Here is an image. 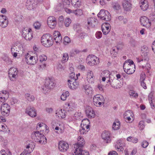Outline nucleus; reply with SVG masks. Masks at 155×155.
I'll return each instance as SVG.
<instances>
[{
    "instance_id": "338daca9",
    "label": "nucleus",
    "mask_w": 155,
    "mask_h": 155,
    "mask_svg": "<svg viewBox=\"0 0 155 155\" xmlns=\"http://www.w3.org/2000/svg\"><path fill=\"white\" fill-rule=\"evenodd\" d=\"M2 93L5 95V96L3 97V98L5 99H7L8 97V93L6 91H2Z\"/></svg>"
},
{
    "instance_id": "13d9d810",
    "label": "nucleus",
    "mask_w": 155,
    "mask_h": 155,
    "mask_svg": "<svg viewBox=\"0 0 155 155\" xmlns=\"http://www.w3.org/2000/svg\"><path fill=\"white\" fill-rule=\"evenodd\" d=\"M17 46V45H13V46L11 48V51L12 54L13 52H15V50L16 51H19L18 50L16 47Z\"/></svg>"
},
{
    "instance_id": "f8f14e48",
    "label": "nucleus",
    "mask_w": 155,
    "mask_h": 155,
    "mask_svg": "<svg viewBox=\"0 0 155 155\" xmlns=\"http://www.w3.org/2000/svg\"><path fill=\"white\" fill-rule=\"evenodd\" d=\"M25 112L32 117H35L37 116L36 110L34 107L31 106L27 107L25 110Z\"/></svg>"
},
{
    "instance_id": "c03bdc74",
    "label": "nucleus",
    "mask_w": 155,
    "mask_h": 155,
    "mask_svg": "<svg viewBox=\"0 0 155 155\" xmlns=\"http://www.w3.org/2000/svg\"><path fill=\"white\" fill-rule=\"evenodd\" d=\"M90 122L89 120L87 119H85L82 120L81 125L85 126L88 125V126H90Z\"/></svg>"
},
{
    "instance_id": "79ce46f5",
    "label": "nucleus",
    "mask_w": 155,
    "mask_h": 155,
    "mask_svg": "<svg viewBox=\"0 0 155 155\" xmlns=\"http://www.w3.org/2000/svg\"><path fill=\"white\" fill-rule=\"evenodd\" d=\"M69 58L68 54L67 53H64L63 54L62 62L65 63L68 61Z\"/></svg>"
},
{
    "instance_id": "052dcab7",
    "label": "nucleus",
    "mask_w": 155,
    "mask_h": 155,
    "mask_svg": "<svg viewBox=\"0 0 155 155\" xmlns=\"http://www.w3.org/2000/svg\"><path fill=\"white\" fill-rule=\"evenodd\" d=\"M87 35V34L85 33L81 32L79 34V36L81 39H83Z\"/></svg>"
},
{
    "instance_id": "aec40b11",
    "label": "nucleus",
    "mask_w": 155,
    "mask_h": 155,
    "mask_svg": "<svg viewBox=\"0 0 155 155\" xmlns=\"http://www.w3.org/2000/svg\"><path fill=\"white\" fill-rule=\"evenodd\" d=\"M85 113L87 116L89 118L94 117L95 114L93 109L91 107H87L85 110Z\"/></svg>"
},
{
    "instance_id": "f257e3e1",
    "label": "nucleus",
    "mask_w": 155,
    "mask_h": 155,
    "mask_svg": "<svg viewBox=\"0 0 155 155\" xmlns=\"http://www.w3.org/2000/svg\"><path fill=\"white\" fill-rule=\"evenodd\" d=\"M31 137L33 140L40 144H45L47 142L45 137L39 131L33 132Z\"/></svg>"
},
{
    "instance_id": "3c124183",
    "label": "nucleus",
    "mask_w": 155,
    "mask_h": 155,
    "mask_svg": "<svg viewBox=\"0 0 155 155\" xmlns=\"http://www.w3.org/2000/svg\"><path fill=\"white\" fill-rule=\"evenodd\" d=\"M71 23V20L69 18H67L64 20V24L66 27H68Z\"/></svg>"
},
{
    "instance_id": "cd10ccee",
    "label": "nucleus",
    "mask_w": 155,
    "mask_h": 155,
    "mask_svg": "<svg viewBox=\"0 0 155 155\" xmlns=\"http://www.w3.org/2000/svg\"><path fill=\"white\" fill-rule=\"evenodd\" d=\"M68 85L69 88L71 89H76L78 87L79 83L77 80L73 82H68Z\"/></svg>"
},
{
    "instance_id": "f704fd0d",
    "label": "nucleus",
    "mask_w": 155,
    "mask_h": 155,
    "mask_svg": "<svg viewBox=\"0 0 155 155\" xmlns=\"http://www.w3.org/2000/svg\"><path fill=\"white\" fill-rule=\"evenodd\" d=\"M86 94L87 95L91 94L93 92V89L89 85H85L84 87Z\"/></svg>"
},
{
    "instance_id": "bb28decb",
    "label": "nucleus",
    "mask_w": 155,
    "mask_h": 155,
    "mask_svg": "<svg viewBox=\"0 0 155 155\" xmlns=\"http://www.w3.org/2000/svg\"><path fill=\"white\" fill-rule=\"evenodd\" d=\"M140 3L141 4L140 7L141 9L143 11H146L149 7L147 0H140Z\"/></svg>"
},
{
    "instance_id": "b1692460",
    "label": "nucleus",
    "mask_w": 155,
    "mask_h": 155,
    "mask_svg": "<svg viewBox=\"0 0 155 155\" xmlns=\"http://www.w3.org/2000/svg\"><path fill=\"white\" fill-rule=\"evenodd\" d=\"M72 155H89V152L86 150H83L82 148L75 149Z\"/></svg>"
},
{
    "instance_id": "6e6552de",
    "label": "nucleus",
    "mask_w": 155,
    "mask_h": 155,
    "mask_svg": "<svg viewBox=\"0 0 155 155\" xmlns=\"http://www.w3.org/2000/svg\"><path fill=\"white\" fill-rule=\"evenodd\" d=\"M86 62L89 65L93 66L97 64L99 62V58L94 55H89L86 59Z\"/></svg>"
},
{
    "instance_id": "6e6d98bb",
    "label": "nucleus",
    "mask_w": 155,
    "mask_h": 155,
    "mask_svg": "<svg viewBox=\"0 0 155 155\" xmlns=\"http://www.w3.org/2000/svg\"><path fill=\"white\" fill-rule=\"evenodd\" d=\"M144 122L143 121H141L139 123V127L141 130H143L144 128Z\"/></svg>"
},
{
    "instance_id": "5fc2aeb1",
    "label": "nucleus",
    "mask_w": 155,
    "mask_h": 155,
    "mask_svg": "<svg viewBox=\"0 0 155 155\" xmlns=\"http://www.w3.org/2000/svg\"><path fill=\"white\" fill-rule=\"evenodd\" d=\"M40 61L41 62L45 61L47 59V57L44 54H42L39 56Z\"/></svg>"
},
{
    "instance_id": "a878e982",
    "label": "nucleus",
    "mask_w": 155,
    "mask_h": 155,
    "mask_svg": "<svg viewBox=\"0 0 155 155\" xmlns=\"http://www.w3.org/2000/svg\"><path fill=\"white\" fill-rule=\"evenodd\" d=\"M87 21V23L89 26L92 28L94 27L97 23V19L94 18H88Z\"/></svg>"
},
{
    "instance_id": "c9c22d12",
    "label": "nucleus",
    "mask_w": 155,
    "mask_h": 155,
    "mask_svg": "<svg viewBox=\"0 0 155 155\" xmlns=\"http://www.w3.org/2000/svg\"><path fill=\"white\" fill-rule=\"evenodd\" d=\"M25 98L29 101H33L35 99L34 96L30 94H26L25 95Z\"/></svg>"
},
{
    "instance_id": "423d86ee",
    "label": "nucleus",
    "mask_w": 155,
    "mask_h": 155,
    "mask_svg": "<svg viewBox=\"0 0 155 155\" xmlns=\"http://www.w3.org/2000/svg\"><path fill=\"white\" fill-rule=\"evenodd\" d=\"M97 15L101 20L106 21H109L111 19V16L110 13L104 9H101Z\"/></svg>"
},
{
    "instance_id": "a18cd8bd",
    "label": "nucleus",
    "mask_w": 155,
    "mask_h": 155,
    "mask_svg": "<svg viewBox=\"0 0 155 155\" xmlns=\"http://www.w3.org/2000/svg\"><path fill=\"white\" fill-rule=\"evenodd\" d=\"M138 42L133 39L131 40L130 41L131 46L135 47H137L138 45Z\"/></svg>"
},
{
    "instance_id": "603ef678",
    "label": "nucleus",
    "mask_w": 155,
    "mask_h": 155,
    "mask_svg": "<svg viewBox=\"0 0 155 155\" xmlns=\"http://www.w3.org/2000/svg\"><path fill=\"white\" fill-rule=\"evenodd\" d=\"M64 44L65 45H67L71 42V40L68 36H65L64 39Z\"/></svg>"
},
{
    "instance_id": "7ed1b4c3",
    "label": "nucleus",
    "mask_w": 155,
    "mask_h": 155,
    "mask_svg": "<svg viewBox=\"0 0 155 155\" xmlns=\"http://www.w3.org/2000/svg\"><path fill=\"white\" fill-rule=\"evenodd\" d=\"M112 75L110 74V72L107 70H106L102 71L101 73V77H104L107 79L108 81L110 82V85L111 86L114 88L115 89H119L121 87V86L118 85H115L114 84V83L117 81L116 80H112L111 79V76Z\"/></svg>"
},
{
    "instance_id": "1a4fd4ad",
    "label": "nucleus",
    "mask_w": 155,
    "mask_h": 155,
    "mask_svg": "<svg viewBox=\"0 0 155 155\" xmlns=\"http://www.w3.org/2000/svg\"><path fill=\"white\" fill-rule=\"evenodd\" d=\"M32 30L30 28H24L22 30V35L25 39L30 41L33 37Z\"/></svg>"
},
{
    "instance_id": "f03ea898",
    "label": "nucleus",
    "mask_w": 155,
    "mask_h": 155,
    "mask_svg": "<svg viewBox=\"0 0 155 155\" xmlns=\"http://www.w3.org/2000/svg\"><path fill=\"white\" fill-rule=\"evenodd\" d=\"M134 62L131 60H129L126 61L123 65L124 71L128 74H133L135 71Z\"/></svg>"
},
{
    "instance_id": "7c9ffc66",
    "label": "nucleus",
    "mask_w": 155,
    "mask_h": 155,
    "mask_svg": "<svg viewBox=\"0 0 155 155\" xmlns=\"http://www.w3.org/2000/svg\"><path fill=\"white\" fill-rule=\"evenodd\" d=\"M145 74H141L140 78V81L141 82V85L144 89H146L147 87L146 86V82H145Z\"/></svg>"
},
{
    "instance_id": "58836bf2",
    "label": "nucleus",
    "mask_w": 155,
    "mask_h": 155,
    "mask_svg": "<svg viewBox=\"0 0 155 155\" xmlns=\"http://www.w3.org/2000/svg\"><path fill=\"white\" fill-rule=\"evenodd\" d=\"M120 123L119 121L114 122L113 124L112 128L114 130H116L119 129Z\"/></svg>"
},
{
    "instance_id": "de8ad7c7",
    "label": "nucleus",
    "mask_w": 155,
    "mask_h": 155,
    "mask_svg": "<svg viewBox=\"0 0 155 155\" xmlns=\"http://www.w3.org/2000/svg\"><path fill=\"white\" fill-rule=\"evenodd\" d=\"M129 94L130 96L136 98L138 96V94L135 91L133 90H130L129 91Z\"/></svg>"
},
{
    "instance_id": "4468645a",
    "label": "nucleus",
    "mask_w": 155,
    "mask_h": 155,
    "mask_svg": "<svg viewBox=\"0 0 155 155\" xmlns=\"http://www.w3.org/2000/svg\"><path fill=\"white\" fill-rule=\"evenodd\" d=\"M18 73V71L16 68H11L9 70L8 74L10 79L11 81H15Z\"/></svg>"
},
{
    "instance_id": "49530a36",
    "label": "nucleus",
    "mask_w": 155,
    "mask_h": 155,
    "mask_svg": "<svg viewBox=\"0 0 155 155\" xmlns=\"http://www.w3.org/2000/svg\"><path fill=\"white\" fill-rule=\"evenodd\" d=\"M54 39L57 44H60L61 43L62 41V38L61 36L56 37L54 38Z\"/></svg>"
},
{
    "instance_id": "393cba45",
    "label": "nucleus",
    "mask_w": 155,
    "mask_h": 155,
    "mask_svg": "<svg viewBox=\"0 0 155 155\" xmlns=\"http://www.w3.org/2000/svg\"><path fill=\"white\" fill-rule=\"evenodd\" d=\"M110 25L108 23L106 22L101 26L102 32L104 35L107 34L110 30Z\"/></svg>"
},
{
    "instance_id": "bf43d9fd",
    "label": "nucleus",
    "mask_w": 155,
    "mask_h": 155,
    "mask_svg": "<svg viewBox=\"0 0 155 155\" xmlns=\"http://www.w3.org/2000/svg\"><path fill=\"white\" fill-rule=\"evenodd\" d=\"M102 33L101 31H98L96 33L95 36L97 38L99 39L102 37Z\"/></svg>"
},
{
    "instance_id": "473e14b6",
    "label": "nucleus",
    "mask_w": 155,
    "mask_h": 155,
    "mask_svg": "<svg viewBox=\"0 0 155 155\" xmlns=\"http://www.w3.org/2000/svg\"><path fill=\"white\" fill-rule=\"evenodd\" d=\"M70 79L68 80V82H72L73 81H75L78 79V77L77 75L75 77V74L73 72H71V73L69 74Z\"/></svg>"
},
{
    "instance_id": "e433bc0d",
    "label": "nucleus",
    "mask_w": 155,
    "mask_h": 155,
    "mask_svg": "<svg viewBox=\"0 0 155 155\" xmlns=\"http://www.w3.org/2000/svg\"><path fill=\"white\" fill-rule=\"evenodd\" d=\"M65 112L64 110H63V111H62V109H61L59 111L56 113V114L58 115V117H61L62 118H64L66 117Z\"/></svg>"
},
{
    "instance_id": "ea45409f",
    "label": "nucleus",
    "mask_w": 155,
    "mask_h": 155,
    "mask_svg": "<svg viewBox=\"0 0 155 155\" xmlns=\"http://www.w3.org/2000/svg\"><path fill=\"white\" fill-rule=\"evenodd\" d=\"M73 13L76 16H81L83 15V12L82 10L81 9H77L73 10Z\"/></svg>"
},
{
    "instance_id": "f3484780",
    "label": "nucleus",
    "mask_w": 155,
    "mask_h": 155,
    "mask_svg": "<svg viewBox=\"0 0 155 155\" xmlns=\"http://www.w3.org/2000/svg\"><path fill=\"white\" fill-rule=\"evenodd\" d=\"M47 23L51 28H53L55 27L57 23L56 18L53 16L49 17L47 19Z\"/></svg>"
},
{
    "instance_id": "2eb2a0df",
    "label": "nucleus",
    "mask_w": 155,
    "mask_h": 155,
    "mask_svg": "<svg viewBox=\"0 0 155 155\" xmlns=\"http://www.w3.org/2000/svg\"><path fill=\"white\" fill-rule=\"evenodd\" d=\"M25 58L28 61L27 63L31 65L35 64L38 61V57L37 56L33 57L27 54L25 57Z\"/></svg>"
},
{
    "instance_id": "412c9836",
    "label": "nucleus",
    "mask_w": 155,
    "mask_h": 155,
    "mask_svg": "<svg viewBox=\"0 0 155 155\" xmlns=\"http://www.w3.org/2000/svg\"><path fill=\"white\" fill-rule=\"evenodd\" d=\"M140 21L141 24L143 26L149 27L151 25V22L149 21L148 19L146 16L141 17Z\"/></svg>"
},
{
    "instance_id": "5701e85b",
    "label": "nucleus",
    "mask_w": 155,
    "mask_h": 155,
    "mask_svg": "<svg viewBox=\"0 0 155 155\" xmlns=\"http://www.w3.org/2000/svg\"><path fill=\"white\" fill-rule=\"evenodd\" d=\"M68 148V144L65 142L62 141L59 143L58 148L60 151L62 152L66 151Z\"/></svg>"
},
{
    "instance_id": "69168bd1",
    "label": "nucleus",
    "mask_w": 155,
    "mask_h": 155,
    "mask_svg": "<svg viewBox=\"0 0 155 155\" xmlns=\"http://www.w3.org/2000/svg\"><path fill=\"white\" fill-rule=\"evenodd\" d=\"M38 126L39 127H41L42 126H45V129H46V130H47L48 131H48L49 130L47 128V126L45 124H44L43 123H42V124H39L38 123V124L37 125V129L38 128Z\"/></svg>"
},
{
    "instance_id": "6ab92c4d",
    "label": "nucleus",
    "mask_w": 155,
    "mask_h": 155,
    "mask_svg": "<svg viewBox=\"0 0 155 155\" xmlns=\"http://www.w3.org/2000/svg\"><path fill=\"white\" fill-rule=\"evenodd\" d=\"M8 21L6 16L0 15V26L3 28L6 27L8 24Z\"/></svg>"
},
{
    "instance_id": "dca6fc26",
    "label": "nucleus",
    "mask_w": 155,
    "mask_h": 155,
    "mask_svg": "<svg viewBox=\"0 0 155 155\" xmlns=\"http://www.w3.org/2000/svg\"><path fill=\"white\" fill-rule=\"evenodd\" d=\"M122 5L124 9L126 11H130L132 8L130 0H123Z\"/></svg>"
},
{
    "instance_id": "20e7f679",
    "label": "nucleus",
    "mask_w": 155,
    "mask_h": 155,
    "mask_svg": "<svg viewBox=\"0 0 155 155\" xmlns=\"http://www.w3.org/2000/svg\"><path fill=\"white\" fill-rule=\"evenodd\" d=\"M41 41L42 45L45 47H49L53 44L52 37L49 34L43 35L41 37Z\"/></svg>"
},
{
    "instance_id": "680f3d73",
    "label": "nucleus",
    "mask_w": 155,
    "mask_h": 155,
    "mask_svg": "<svg viewBox=\"0 0 155 155\" xmlns=\"http://www.w3.org/2000/svg\"><path fill=\"white\" fill-rule=\"evenodd\" d=\"M1 128L2 129L0 130L4 132H6L7 131V128H8L5 125H1Z\"/></svg>"
},
{
    "instance_id": "c756f323",
    "label": "nucleus",
    "mask_w": 155,
    "mask_h": 155,
    "mask_svg": "<svg viewBox=\"0 0 155 155\" xmlns=\"http://www.w3.org/2000/svg\"><path fill=\"white\" fill-rule=\"evenodd\" d=\"M81 128H80L79 131L80 134H84L87 133L89 130V126H86L81 125Z\"/></svg>"
},
{
    "instance_id": "a19ab883",
    "label": "nucleus",
    "mask_w": 155,
    "mask_h": 155,
    "mask_svg": "<svg viewBox=\"0 0 155 155\" xmlns=\"http://www.w3.org/2000/svg\"><path fill=\"white\" fill-rule=\"evenodd\" d=\"M74 117L75 119L77 120L81 119L82 117L81 112L78 111L75 113Z\"/></svg>"
},
{
    "instance_id": "c85d7f7f",
    "label": "nucleus",
    "mask_w": 155,
    "mask_h": 155,
    "mask_svg": "<svg viewBox=\"0 0 155 155\" xmlns=\"http://www.w3.org/2000/svg\"><path fill=\"white\" fill-rule=\"evenodd\" d=\"M117 144H116L115 147L118 150L120 151H123L124 150V148L122 147L124 145V143L123 142L122 140H118L117 142Z\"/></svg>"
},
{
    "instance_id": "8fccbe9b",
    "label": "nucleus",
    "mask_w": 155,
    "mask_h": 155,
    "mask_svg": "<svg viewBox=\"0 0 155 155\" xmlns=\"http://www.w3.org/2000/svg\"><path fill=\"white\" fill-rule=\"evenodd\" d=\"M137 61L138 62H141V64H142V66L143 68L145 64L147 62V61L145 59L144 60H143V59H140V58H138L137 59Z\"/></svg>"
},
{
    "instance_id": "4d7b16f0",
    "label": "nucleus",
    "mask_w": 155,
    "mask_h": 155,
    "mask_svg": "<svg viewBox=\"0 0 155 155\" xmlns=\"http://www.w3.org/2000/svg\"><path fill=\"white\" fill-rule=\"evenodd\" d=\"M148 48L147 46L146 45H143L141 47V51H142L143 52H147L148 51Z\"/></svg>"
},
{
    "instance_id": "2f4dec72",
    "label": "nucleus",
    "mask_w": 155,
    "mask_h": 155,
    "mask_svg": "<svg viewBox=\"0 0 155 155\" xmlns=\"http://www.w3.org/2000/svg\"><path fill=\"white\" fill-rule=\"evenodd\" d=\"M87 79L88 81H92L94 79V76L92 71H89L87 74Z\"/></svg>"
},
{
    "instance_id": "e2e57ef3",
    "label": "nucleus",
    "mask_w": 155,
    "mask_h": 155,
    "mask_svg": "<svg viewBox=\"0 0 155 155\" xmlns=\"http://www.w3.org/2000/svg\"><path fill=\"white\" fill-rule=\"evenodd\" d=\"M53 35L54 38H55L56 36L57 37L58 36H61V35L59 31H55L53 33Z\"/></svg>"
},
{
    "instance_id": "ddd939ff",
    "label": "nucleus",
    "mask_w": 155,
    "mask_h": 155,
    "mask_svg": "<svg viewBox=\"0 0 155 155\" xmlns=\"http://www.w3.org/2000/svg\"><path fill=\"white\" fill-rule=\"evenodd\" d=\"M101 137L104 140V142L106 143H110L111 141L110 134L109 131L105 130L101 135Z\"/></svg>"
},
{
    "instance_id": "774afa93",
    "label": "nucleus",
    "mask_w": 155,
    "mask_h": 155,
    "mask_svg": "<svg viewBox=\"0 0 155 155\" xmlns=\"http://www.w3.org/2000/svg\"><path fill=\"white\" fill-rule=\"evenodd\" d=\"M153 95L152 93H150L148 95V100L150 102L153 101Z\"/></svg>"
},
{
    "instance_id": "37998d69",
    "label": "nucleus",
    "mask_w": 155,
    "mask_h": 155,
    "mask_svg": "<svg viewBox=\"0 0 155 155\" xmlns=\"http://www.w3.org/2000/svg\"><path fill=\"white\" fill-rule=\"evenodd\" d=\"M133 113L130 110H128L126 111L124 114V117H133Z\"/></svg>"
},
{
    "instance_id": "4c0bfd02",
    "label": "nucleus",
    "mask_w": 155,
    "mask_h": 155,
    "mask_svg": "<svg viewBox=\"0 0 155 155\" xmlns=\"http://www.w3.org/2000/svg\"><path fill=\"white\" fill-rule=\"evenodd\" d=\"M69 95V93L68 91H66L64 92H63L61 94V100L64 101L67 98V97H68Z\"/></svg>"
},
{
    "instance_id": "09e8293b",
    "label": "nucleus",
    "mask_w": 155,
    "mask_h": 155,
    "mask_svg": "<svg viewBox=\"0 0 155 155\" xmlns=\"http://www.w3.org/2000/svg\"><path fill=\"white\" fill-rule=\"evenodd\" d=\"M113 8L115 10H118L120 8V5L117 2H114L112 4Z\"/></svg>"
},
{
    "instance_id": "9d476101",
    "label": "nucleus",
    "mask_w": 155,
    "mask_h": 155,
    "mask_svg": "<svg viewBox=\"0 0 155 155\" xmlns=\"http://www.w3.org/2000/svg\"><path fill=\"white\" fill-rule=\"evenodd\" d=\"M11 107L7 103H3L1 106V110L2 114L4 116H8L9 114Z\"/></svg>"
},
{
    "instance_id": "0e129e2a",
    "label": "nucleus",
    "mask_w": 155,
    "mask_h": 155,
    "mask_svg": "<svg viewBox=\"0 0 155 155\" xmlns=\"http://www.w3.org/2000/svg\"><path fill=\"white\" fill-rule=\"evenodd\" d=\"M149 144L148 142L146 141H143L142 143V146L144 148H146Z\"/></svg>"
},
{
    "instance_id": "864d4df0",
    "label": "nucleus",
    "mask_w": 155,
    "mask_h": 155,
    "mask_svg": "<svg viewBox=\"0 0 155 155\" xmlns=\"http://www.w3.org/2000/svg\"><path fill=\"white\" fill-rule=\"evenodd\" d=\"M33 26L35 29H38L40 27L41 24L38 21H36L34 23Z\"/></svg>"
},
{
    "instance_id": "4be33fe9",
    "label": "nucleus",
    "mask_w": 155,
    "mask_h": 155,
    "mask_svg": "<svg viewBox=\"0 0 155 155\" xmlns=\"http://www.w3.org/2000/svg\"><path fill=\"white\" fill-rule=\"evenodd\" d=\"M35 0H27L26 2V7L29 10L33 9L36 5Z\"/></svg>"
},
{
    "instance_id": "39448f33",
    "label": "nucleus",
    "mask_w": 155,
    "mask_h": 155,
    "mask_svg": "<svg viewBox=\"0 0 155 155\" xmlns=\"http://www.w3.org/2000/svg\"><path fill=\"white\" fill-rule=\"evenodd\" d=\"M55 85L53 80L50 78L47 79L45 81V86L42 88L41 91L45 94V93L48 91L49 89L53 88Z\"/></svg>"
},
{
    "instance_id": "0eeeda50",
    "label": "nucleus",
    "mask_w": 155,
    "mask_h": 155,
    "mask_svg": "<svg viewBox=\"0 0 155 155\" xmlns=\"http://www.w3.org/2000/svg\"><path fill=\"white\" fill-rule=\"evenodd\" d=\"M94 104L96 106L99 107L104 103L105 100L103 96L100 94L95 95L93 97Z\"/></svg>"
},
{
    "instance_id": "72a5a7b5",
    "label": "nucleus",
    "mask_w": 155,
    "mask_h": 155,
    "mask_svg": "<svg viewBox=\"0 0 155 155\" xmlns=\"http://www.w3.org/2000/svg\"><path fill=\"white\" fill-rule=\"evenodd\" d=\"M81 0H71V4L75 8L79 7L81 5Z\"/></svg>"
},
{
    "instance_id": "a211bd4d",
    "label": "nucleus",
    "mask_w": 155,
    "mask_h": 155,
    "mask_svg": "<svg viewBox=\"0 0 155 155\" xmlns=\"http://www.w3.org/2000/svg\"><path fill=\"white\" fill-rule=\"evenodd\" d=\"M78 140L77 143L74 144V147L75 149L77 148H82L85 144V141L81 137L79 136Z\"/></svg>"
},
{
    "instance_id": "9b49d317",
    "label": "nucleus",
    "mask_w": 155,
    "mask_h": 155,
    "mask_svg": "<svg viewBox=\"0 0 155 155\" xmlns=\"http://www.w3.org/2000/svg\"><path fill=\"white\" fill-rule=\"evenodd\" d=\"M35 147L34 142H31L26 146V148L20 155H30V153L33 151Z\"/></svg>"
}]
</instances>
